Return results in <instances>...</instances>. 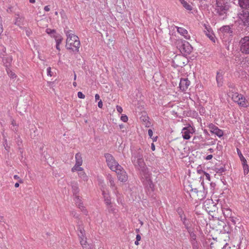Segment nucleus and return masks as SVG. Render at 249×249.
I'll return each instance as SVG.
<instances>
[{
	"label": "nucleus",
	"instance_id": "obj_1",
	"mask_svg": "<svg viewBox=\"0 0 249 249\" xmlns=\"http://www.w3.org/2000/svg\"><path fill=\"white\" fill-rule=\"evenodd\" d=\"M67 36L66 47L73 52H78L80 42L78 37L74 35L71 31H68L66 33Z\"/></svg>",
	"mask_w": 249,
	"mask_h": 249
},
{
	"label": "nucleus",
	"instance_id": "obj_2",
	"mask_svg": "<svg viewBox=\"0 0 249 249\" xmlns=\"http://www.w3.org/2000/svg\"><path fill=\"white\" fill-rule=\"evenodd\" d=\"M98 181L104 199V201L107 206L108 211L109 212H114L115 211V208L112 205L111 198L109 195V192L107 188V187L106 184L105 183L104 179L99 178L98 179Z\"/></svg>",
	"mask_w": 249,
	"mask_h": 249
},
{
	"label": "nucleus",
	"instance_id": "obj_3",
	"mask_svg": "<svg viewBox=\"0 0 249 249\" xmlns=\"http://www.w3.org/2000/svg\"><path fill=\"white\" fill-rule=\"evenodd\" d=\"M230 7L229 3L225 0H217L215 11L221 19L226 18Z\"/></svg>",
	"mask_w": 249,
	"mask_h": 249
},
{
	"label": "nucleus",
	"instance_id": "obj_4",
	"mask_svg": "<svg viewBox=\"0 0 249 249\" xmlns=\"http://www.w3.org/2000/svg\"><path fill=\"white\" fill-rule=\"evenodd\" d=\"M140 174L142 180L144 185L149 186L150 188L152 189L154 187V184L151 180V174L148 168H145L140 171Z\"/></svg>",
	"mask_w": 249,
	"mask_h": 249
},
{
	"label": "nucleus",
	"instance_id": "obj_5",
	"mask_svg": "<svg viewBox=\"0 0 249 249\" xmlns=\"http://www.w3.org/2000/svg\"><path fill=\"white\" fill-rule=\"evenodd\" d=\"M105 157L108 167L112 171L115 172L116 170H119L121 169V166L115 160L112 155L106 153L105 154Z\"/></svg>",
	"mask_w": 249,
	"mask_h": 249
},
{
	"label": "nucleus",
	"instance_id": "obj_6",
	"mask_svg": "<svg viewBox=\"0 0 249 249\" xmlns=\"http://www.w3.org/2000/svg\"><path fill=\"white\" fill-rule=\"evenodd\" d=\"M219 34L223 40L227 41L231 38L233 35V31L230 26L225 25L220 28Z\"/></svg>",
	"mask_w": 249,
	"mask_h": 249
},
{
	"label": "nucleus",
	"instance_id": "obj_7",
	"mask_svg": "<svg viewBox=\"0 0 249 249\" xmlns=\"http://www.w3.org/2000/svg\"><path fill=\"white\" fill-rule=\"evenodd\" d=\"M239 45L242 53L249 54V36L242 37L239 42Z\"/></svg>",
	"mask_w": 249,
	"mask_h": 249
},
{
	"label": "nucleus",
	"instance_id": "obj_8",
	"mask_svg": "<svg viewBox=\"0 0 249 249\" xmlns=\"http://www.w3.org/2000/svg\"><path fill=\"white\" fill-rule=\"evenodd\" d=\"M107 180L110 187L113 191V193L116 196L118 201L119 202L121 198V195L117 190V187L115 183L114 178L110 175H108L107 176Z\"/></svg>",
	"mask_w": 249,
	"mask_h": 249
},
{
	"label": "nucleus",
	"instance_id": "obj_9",
	"mask_svg": "<svg viewBox=\"0 0 249 249\" xmlns=\"http://www.w3.org/2000/svg\"><path fill=\"white\" fill-rule=\"evenodd\" d=\"M238 16L245 26L249 25V12L248 11L242 10L239 12Z\"/></svg>",
	"mask_w": 249,
	"mask_h": 249
},
{
	"label": "nucleus",
	"instance_id": "obj_10",
	"mask_svg": "<svg viewBox=\"0 0 249 249\" xmlns=\"http://www.w3.org/2000/svg\"><path fill=\"white\" fill-rule=\"evenodd\" d=\"M195 132L194 129L191 125H188L184 127L181 131L182 137L184 139L189 140L190 139L191 135Z\"/></svg>",
	"mask_w": 249,
	"mask_h": 249
},
{
	"label": "nucleus",
	"instance_id": "obj_11",
	"mask_svg": "<svg viewBox=\"0 0 249 249\" xmlns=\"http://www.w3.org/2000/svg\"><path fill=\"white\" fill-rule=\"evenodd\" d=\"M208 127L212 133L215 134L218 137H221L223 136V131L214 124H210L208 125Z\"/></svg>",
	"mask_w": 249,
	"mask_h": 249
},
{
	"label": "nucleus",
	"instance_id": "obj_12",
	"mask_svg": "<svg viewBox=\"0 0 249 249\" xmlns=\"http://www.w3.org/2000/svg\"><path fill=\"white\" fill-rule=\"evenodd\" d=\"M115 172L117 174L118 178L120 181L122 182H125L127 181L128 178L127 175L122 166L119 170H116Z\"/></svg>",
	"mask_w": 249,
	"mask_h": 249
},
{
	"label": "nucleus",
	"instance_id": "obj_13",
	"mask_svg": "<svg viewBox=\"0 0 249 249\" xmlns=\"http://www.w3.org/2000/svg\"><path fill=\"white\" fill-rule=\"evenodd\" d=\"M190 85V82L187 78H182L179 83V88L182 91H186Z\"/></svg>",
	"mask_w": 249,
	"mask_h": 249
},
{
	"label": "nucleus",
	"instance_id": "obj_14",
	"mask_svg": "<svg viewBox=\"0 0 249 249\" xmlns=\"http://www.w3.org/2000/svg\"><path fill=\"white\" fill-rule=\"evenodd\" d=\"M133 161L135 165L138 168V169L140 171H141L142 170L145 168H147L144 162V160L142 158H138L137 159V161H135V160H133Z\"/></svg>",
	"mask_w": 249,
	"mask_h": 249
},
{
	"label": "nucleus",
	"instance_id": "obj_15",
	"mask_svg": "<svg viewBox=\"0 0 249 249\" xmlns=\"http://www.w3.org/2000/svg\"><path fill=\"white\" fill-rule=\"evenodd\" d=\"M181 49L186 54H189L192 52L193 47L188 42H185L182 45Z\"/></svg>",
	"mask_w": 249,
	"mask_h": 249
},
{
	"label": "nucleus",
	"instance_id": "obj_16",
	"mask_svg": "<svg viewBox=\"0 0 249 249\" xmlns=\"http://www.w3.org/2000/svg\"><path fill=\"white\" fill-rule=\"evenodd\" d=\"M78 236L80 239V243L82 246L83 249H92L91 247H89V245L87 244L86 238L85 235H80L78 234Z\"/></svg>",
	"mask_w": 249,
	"mask_h": 249
},
{
	"label": "nucleus",
	"instance_id": "obj_17",
	"mask_svg": "<svg viewBox=\"0 0 249 249\" xmlns=\"http://www.w3.org/2000/svg\"><path fill=\"white\" fill-rule=\"evenodd\" d=\"M177 31L181 35L183 36L186 39H189L190 36L188 34L187 31L183 28L176 27Z\"/></svg>",
	"mask_w": 249,
	"mask_h": 249
},
{
	"label": "nucleus",
	"instance_id": "obj_18",
	"mask_svg": "<svg viewBox=\"0 0 249 249\" xmlns=\"http://www.w3.org/2000/svg\"><path fill=\"white\" fill-rule=\"evenodd\" d=\"M238 3L242 9L249 8V0H239Z\"/></svg>",
	"mask_w": 249,
	"mask_h": 249
},
{
	"label": "nucleus",
	"instance_id": "obj_19",
	"mask_svg": "<svg viewBox=\"0 0 249 249\" xmlns=\"http://www.w3.org/2000/svg\"><path fill=\"white\" fill-rule=\"evenodd\" d=\"M239 106L240 107H246L248 105V102L246 99V98L244 96L242 97V98H240L239 101L236 102Z\"/></svg>",
	"mask_w": 249,
	"mask_h": 249
},
{
	"label": "nucleus",
	"instance_id": "obj_20",
	"mask_svg": "<svg viewBox=\"0 0 249 249\" xmlns=\"http://www.w3.org/2000/svg\"><path fill=\"white\" fill-rule=\"evenodd\" d=\"M179 2L183 5L184 8L188 11H191L193 9V7L191 4L188 3L185 0H179Z\"/></svg>",
	"mask_w": 249,
	"mask_h": 249
},
{
	"label": "nucleus",
	"instance_id": "obj_21",
	"mask_svg": "<svg viewBox=\"0 0 249 249\" xmlns=\"http://www.w3.org/2000/svg\"><path fill=\"white\" fill-rule=\"evenodd\" d=\"M0 57L2 58V62L5 67H7L10 65L12 61V58L11 56L4 57L0 56Z\"/></svg>",
	"mask_w": 249,
	"mask_h": 249
},
{
	"label": "nucleus",
	"instance_id": "obj_22",
	"mask_svg": "<svg viewBox=\"0 0 249 249\" xmlns=\"http://www.w3.org/2000/svg\"><path fill=\"white\" fill-rule=\"evenodd\" d=\"M75 163L77 164H79L82 165L83 163V160L82 158L81 154L80 153H78L76 154L75 156Z\"/></svg>",
	"mask_w": 249,
	"mask_h": 249
},
{
	"label": "nucleus",
	"instance_id": "obj_23",
	"mask_svg": "<svg viewBox=\"0 0 249 249\" xmlns=\"http://www.w3.org/2000/svg\"><path fill=\"white\" fill-rule=\"evenodd\" d=\"M78 177L85 181H87L88 180V177L86 175V173L83 170L80 171L78 173Z\"/></svg>",
	"mask_w": 249,
	"mask_h": 249
},
{
	"label": "nucleus",
	"instance_id": "obj_24",
	"mask_svg": "<svg viewBox=\"0 0 249 249\" xmlns=\"http://www.w3.org/2000/svg\"><path fill=\"white\" fill-rule=\"evenodd\" d=\"M243 96V95L235 92L232 94L231 98L233 101L236 103L237 101H239V99L242 98Z\"/></svg>",
	"mask_w": 249,
	"mask_h": 249
},
{
	"label": "nucleus",
	"instance_id": "obj_25",
	"mask_svg": "<svg viewBox=\"0 0 249 249\" xmlns=\"http://www.w3.org/2000/svg\"><path fill=\"white\" fill-rule=\"evenodd\" d=\"M53 37L54 38L56 44L60 45L61 43L63 40V38L59 34L54 35Z\"/></svg>",
	"mask_w": 249,
	"mask_h": 249
},
{
	"label": "nucleus",
	"instance_id": "obj_26",
	"mask_svg": "<svg viewBox=\"0 0 249 249\" xmlns=\"http://www.w3.org/2000/svg\"><path fill=\"white\" fill-rule=\"evenodd\" d=\"M222 74L219 72L217 73L216 75V81L217 82V84L219 86H221L222 84Z\"/></svg>",
	"mask_w": 249,
	"mask_h": 249
},
{
	"label": "nucleus",
	"instance_id": "obj_27",
	"mask_svg": "<svg viewBox=\"0 0 249 249\" xmlns=\"http://www.w3.org/2000/svg\"><path fill=\"white\" fill-rule=\"evenodd\" d=\"M81 165H78L76 163H75V165L74 166L71 168V172H75L76 171H81L82 170H83V168L81 167Z\"/></svg>",
	"mask_w": 249,
	"mask_h": 249
},
{
	"label": "nucleus",
	"instance_id": "obj_28",
	"mask_svg": "<svg viewBox=\"0 0 249 249\" xmlns=\"http://www.w3.org/2000/svg\"><path fill=\"white\" fill-rule=\"evenodd\" d=\"M237 154L240 159V160L242 161V163H245V162H247V160L245 159V158L244 157L243 155L242 154L241 151L240 150H239L238 149H237Z\"/></svg>",
	"mask_w": 249,
	"mask_h": 249
},
{
	"label": "nucleus",
	"instance_id": "obj_29",
	"mask_svg": "<svg viewBox=\"0 0 249 249\" xmlns=\"http://www.w3.org/2000/svg\"><path fill=\"white\" fill-rule=\"evenodd\" d=\"M223 214L227 217H231V212L230 209H225L223 211Z\"/></svg>",
	"mask_w": 249,
	"mask_h": 249
},
{
	"label": "nucleus",
	"instance_id": "obj_30",
	"mask_svg": "<svg viewBox=\"0 0 249 249\" xmlns=\"http://www.w3.org/2000/svg\"><path fill=\"white\" fill-rule=\"evenodd\" d=\"M242 165L244 169V174H248L249 172V168L247 164V162H245V163H242Z\"/></svg>",
	"mask_w": 249,
	"mask_h": 249
},
{
	"label": "nucleus",
	"instance_id": "obj_31",
	"mask_svg": "<svg viewBox=\"0 0 249 249\" xmlns=\"http://www.w3.org/2000/svg\"><path fill=\"white\" fill-rule=\"evenodd\" d=\"M192 245L193 249H199L200 245L196 241H192Z\"/></svg>",
	"mask_w": 249,
	"mask_h": 249
},
{
	"label": "nucleus",
	"instance_id": "obj_32",
	"mask_svg": "<svg viewBox=\"0 0 249 249\" xmlns=\"http://www.w3.org/2000/svg\"><path fill=\"white\" fill-rule=\"evenodd\" d=\"M46 32L47 34L49 35H51V36L53 37L54 35H57L55 34V31L54 30H52L49 28H48L46 30Z\"/></svg>",
	"mask_w": 249,
	"mask_h": 249
},
{
	"label": "nucleus",
	"instance_id": "obj_33",
	"mask_svg": "<svg viewBox=\"0 0 249 249\" xmlns=\"http://www.w3.org/2000/svg\"><path fill=\"white\" fill-rule=\"evenodd\" d=\"M208 33H206V35L209 37V38L212 40L213 42H214V37L212 33L210 32L209 31H208Z\"/></svg>",
	"mask_w": 249,
	"mask_h": 249
},
{
	"label": "nucleus",
	"instance_id": "obj_34",
	"mask_svg": "<svg viewBox=\"0 0 249 249\" xmlns=\"http://www.w3.org/2000/svg\"><path fill=\"white\" fill-rule=\"evenodd\" d=\"M72 188L74 194L76 195L77 193L79 192V188L78 187L77 184H75L74 185H73L72 186Z\"/></svg>",
	"mask_w": 249,
	"mask_h": 249
},
{
	"label": "nucleus",
	"instance_id": "obj_35",
	"mask_svg": "<svg viewBox=\"0 0 249 249\" xmlns=\"http://www.w3.org/2000/svg\"><path fill=\"white\" fill-rule=\"evenodd\" d=\"M181 212H178L179 214H180V217L181 218V220L183 222L184 224L185 225L186 228H188V225L187 224L185 221V217H183L182 214L180 213Z\"/></svg>",
	"mask_w": 249,
	"mask_h": 249
},
{
	"label": "nucleus",
	"instance_id": "obj_36",
	"mask_svg": "<svg viewBox=\"0 0 249 249\" xmlns=\"http://www.w3.org/2000/svg\"><path fill=\"white\" fill-rule=\"evenodd\" d=\"M77 96L80 99H84L85 97V95L81 91L78 92Z\"/></svg>",
	"mask_w": 249,
	"mask_h": 249
},
{
	"label": "nucleus",
	"instance_id": "obj_37",
	"mask_svg": "<svg viewBox=\"0 0 249 249\" xmlns=\"http://www.w3.org/2000/svg\"><path fill=\"white\" fill-rule=\"evenodd\" d=\"M47 75L48 76H52L53 75V73H52V72L51 71V67H48L47 68Z\"/></svg>",
	"mask_w": 249,
	"mask_h": 249
},
{
	"label": "nucleus",
	"instance_id": "obj_38",
	"mask_svg": "<svg viewBox=\"0 0 249 249\" xmlns=\"http://www.w3.org/2000/svg\"><path fill=\"white\" fill-rule=\"evenodd\" d=\"M121 120L124 122H126L128 121V117L126 115H122L121 117Z\"/></svg>",
	"mask_w": 249,
	"mask_h": 249
},
{
	"label": "nucleus",
	"instance_id": "obj_39",
	"mask_svg": "<svg viewBox=\"0 0 249 249\" xmlns=\"http://www.w3.org/2000/svg\"><path fill=\"white\" fill-rule=\"evenodd\" d=\"M224 169L223 168H216L215 169V172L217 173H222L224 172Z\"/></svg>",
	"mask_w": 249,
	"mask_h": 249
},
{
	"label": "nucleus",
	"instance_id": "obj_40",
	"mask_svg": "<svg viewBox=\"0 0 249 249\" xmlns=\"http://www.w3.org/2000/svg\"><path fill=\"white\" fill-rule=\"evenodd\" d=\"M116 109H117V111L120 113L123 111L122 107L119 106H116Z\"/></svg>",
	"mask_w": 249,
	"mask_h": 249
},
{
	"label": "nucleus",
	"instance_id": "obj_41",
	"mask_svg": "<svg viewBox=\"0 0 249 249\" xmlns=\"http://www.w3.org/2000/svg\"><path fill=\"white\" fill-rule=\"evenodd\" d=\"M14 178L15 179H19V181L20 183H23L22 180L20 179L18 175H14Z\"/></svg>",
	"mask_w": 249,
	"mask_h": 249
},
{
	"label": "nucleus",
	"instance_id": "obj_42",
	"mask_svg": "<svg viewBox=\"0 0 249 249\" xmlns=\"http://www.w3.org/2000/svg\"><path fill=\"white\" fill-rule=\"evenodd\" d=\"M182 59H185V58L184 57H183L182 56H177L176 58H175L176 61L182 60Z\"/></svg>",
	"mask_w": 249,
	"mask_h": 249
},
{
	"label": "nucleus",
	"instance_id": "obj_43",
	"mask_svg": "<svg viewBox=\"0 0 249 249\" xmlns=\"http://www.w3.org/2000/svg\"><path fill=\"white\" fill-rule=\"evenodd\" d=\"M7 71L9 74L10 76L12 78H14L16 77V74L12 72V71H10L11 73H9L8 71H7Z\"/></svg>",
	"mask_w": 249,
	"mask_h": 249
},
{
	"label": "nucleus",
	"instance_id": "obj_44",
	"mask_svg": "<svg viewBox=\"0 0 249 249\" xmlns=\"http://www.w3.org/2000/svg\"><path fill=\"white\" fill-rule=\"evenodd\" d=\"M191 242L193 241H196V236L195 234H191Z\"/></svg>",
	"mask_w": 249,
	"mask_h": 249
},
{
	"label": "nucleus",
	"instance_id": "obj_45",
	"mask_svg": "<svg viewBox=\"0 0 249 249\" xmlns=\"http://www.w3.org/2000/svg\"><path fill=\"white\" fill-rule=\"evenodd\" d=\"M204 175H205L206 179L210 181V175L208 173H206V172H204Z\"/></svg>",
	"mask_w": 249,
	"mask_h": 249
},
{
	"label": "nucleus",
	"instance_id": "obj_46",
	"mask_svg": "<svg viewBox=\"0 0 249 249\" xmlns=\"http://www.w3.org/2000/svg\"><path fill=\"white\" fill-rule=\"evenodd\" d=\"M148 135L150 138H152L153 136V131L151 129H149L148 131Z\"/></svg>",
	"mask_w": 249,
	"mask_h": 249
},
{
	"label": "nucleus",
	"instance_id": "obj_47",
	"mask_svg": "<svg viewBox=\"0 0 249 249\" xmlns=\"http://www.w3.org/2000/svg\"><path fill=\"white\" fill-rule=\"evenodd\" d=\"M80 235H85L84 230L83 229H80L79 230V233Z\"/></svg>",
	"mask_w": 249,
	"mask_h": 249
},
{
	"label": "nucleus",
	"instance_id": "obj_48",
	"mask_svg": "<svg viewBox=\"0 0 249 249\" xmlns=\"http://www.w3.org/2000/svg\"><path fill=\"white\" fill-rule=\"evenodd\" d=\"M98 106L99 108H102L103 107V103L102 100H100L98 104Z\"/></svg>",
	"mask_w": 249,
	"mask_h": 249
},
{
	"label": "nucleus",
	"instance_id": "obj_49",
	"mask_svg": "<svg viewBox=\"0 0 249 249\" xmlns=\"http://www.w3.org/2000/svg\"><path fill=\"white\" fill-rule=\"evenodd\" d=\"M213 158L212 155H209L206 157V160H211Z\"/></svg>",
	"mask_w": 249,
	"mask_h": 249
},
{
	"label": "nucleus",
	"instance_id": "obj_50",
	"mask_svg": "<svg viewBox=\"0 0 249 249\" xmlns=\"http://www.w3.org/2000/svg\"><path fill=\"white\" fill-rule=\"evenodd\" d=\"M44 10L46 12H48L50 10V9L49 6L47 5L44 7Z\"/></svg>",
	"mask_w": 249,
	"mask_h": 249
},
{
	"label": "nucleus",
	"instance_id": "obj_51",
	"mask_svg": "<svg viewBox=\"0 0 249 249\" xmlns=\"http://www.w3.org/2000/svg\"><path fill=\"white\" fill-rule=\"evenodd\" d=\"M3 31V27L1 24V20L0 21V35L1 34V33Z\"/></svg>",
	"mask_w": 249,
	"mask_h": 249
},
{
	"label": "nucleus",
	"instance_id": "obj_52",
	"mask_svg": "<svg viewBox=\"0 0 249 249\" xmlns=\"http://www.w3.org/2000/svg\"><path fill=\"white\" fill-rule=\"evenodd\" d=\"M95 98L96 101L99 100L100 99L99 95L98 94H96L95 95Z\"/></svg>",
	"mask_w": 249,
	"mask_h": 249
},
{
	"label": "nucleus",
	"instance_id": "obj_53",
	"mask_svg": "<svg viewBox=\"0 0 249 249\" xmlns=\"http://www.w3.org/2000/svg\"><path fill=\"white\" fill-rule=\"evenodd\" d=\"M136 240L140 241V240H141V237L140 235H139V234H137V235H136Z\"/></svg>",
	"mask_w": 249,
	"mask_h": 249
},
{
	"label": "nucleus",
	"instance_id": "obj_54",
	"mask_svg": "<svg viewBox=\"0 0 249 249\" xmlns=\"http://www.w3.org/2000/svg\"><path fill=\"white\" fill-rule=\"evenodd\" d=\"M151 149L152 151H154L155 150V146L153 143L151 144Z\"/></svg>",
	"mask_w": 249,
	"mask_h": 249
},
{
	"label": "nucleus",
	"instance_id": "obj_55",
	"mask_svg": "<svg viewBox=\"0 0 249 249\" xmlns=\"http://www.w3.org/2000/svg\"><path fill=\"white\" fill-rule=\"evenodd\" d=\"M31 34V32L30 30L26 31V35L29 36Z\"/></svg>",
	"mask_w": 249,
	"mask_h": 249
},
{
	"label": "nucleus",
	"instance_id": "obj_56",
	"mask_svg": "<svg viewBox=\"0 0 249 249\" xmlns=\"http://www.w3.org/2000/svg\"><path fill=\"white\" fill-rule=\"evenodd\" d=\"M56 48L58 51H60V47H59V44H56Z\"/></svg>",
	"mask_w": 249,
	"mask_h": 249
},
{
	"label": "nucleus",
	"instance_id": "obj_57",
	"mask_svg": "<svg viewBox=\"0 0 249 249\" xmlns=\"http://www.w3.org/2000/svg\"><path fill=\"white\" fill-rule=\"evenodd\" d=\"M60 14H61L62 18H64V12L63 11L60 12Z\"/></svg>",
	"mask_w": 249,
	"mask_h": 249
},
{
	"label": "nucleus",
	"instance_id": "obj_58",
	"mask_svg": "<svg viewBox=\"0 0 249 249\" xmlns=\"http://www.w3.org/2000/svg\"><path fill=\"white\" fill-rule=\"evenodd\" d=\"M208 151H209L210 152H211V153H213V151H214V150H213V148H209V149H208Z\"/></svg>",
	"mask_w": 249,
	"mask_h": 249
},
{
	"label": "nucleus",
	"instance_id": "obj_59",
	"mask_svg": "<svg viewBox=\"0 0 249 249\" xmlns=\"http://www.w3.org/2000/svg\"><path fill=\"white\" fill-rule=\"evenodd\" d=\"M4 218L3 216H0V222H3Z\"/></svg>",
	"mask_w": 249,
	"mask_h": 249
},
{
	"label": "nucleus",
	"instance_id": "obj_60",
	"mask_svg": "<svg viewBox=\"0 0 249 249\" xmlns=\"http://www.w3.org/2000/svg\"><path fill=\"white\" fill-rule=\"evenodd\" d=\"M15 187H16V188H18L19 187V183L17 182L15 183Z\"/></svg>",
	"mask_w": 249,
	"mask_h": 249
},
{
	"label": "nucleus",
	"instance_id": "obj_61",
	"mask_svg": "<svg viewBox=\"0 0 249 249\" xmlns=\"http://www.w3.org/2000/svg\"><path fill=\"white\" fill-rule=\"evenodd\" d=\"M29 2L31 3H34L36 2V0H29Z\"/></svg>",
	"mask_w": 249,
	"mask_h": 249
},
{
	"label": "nucleus",
	"instance_id": "obj_62",
	"mask_svg": "<svg viewBox=\"0 0 249 249\" xmlns=\"http://www.w3.org/2000/svg\"><path fill=\"white\" fill-rule=\"evenodd\" d=\"M139 241L136 240V241H135V244L136 245H138L139 244Z\"/></svg>",
	"mask_w": 249,
	"mask_h": 249
},
{
	"label": "nucleus",
	"instance_id": "obj_63",
	"mask_svg": "<svg viewBox=\"0 0 249 249\" xmlns=\"http://www.w3.org/2000/svg\"><path fill=\"white\" fill-rule=\"evenodd\" d=\"M73 86H74V87H76L77 86V84H76V83L75 82H74L73 83Z\"/></svg>",
	"mask_w": 249,
	"mask_h": 249
},
{
	"label": "nucleus",
	"instance_id": "obj_64",
	"mask_svg": "<svg viewBox=\"0 0 249 249\" xmlns=\"http://www.w3.org/2000/svg\"><path fill=\"white\" fill-rule=\"evenodd\" d=\"M157 137L153 138V141H154V142L156 141H157Z\"/></svg>",
	"mask_w": 249,
	"mask_h": 249
}]
</instances>
